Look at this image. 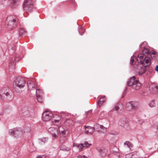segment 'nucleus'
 <instances>
[{
    "label": "nucleus",
    "instance_id": "obj_35",
    "mask_svg": "<svg viewBox=\"0 0 158 158\" xmlns=\"http://www.w3.org/2000/svg\"><path fill=\"white\" fill-rule=\"evenodd\" d=\"M85 30H78V32L80 35H82L85 32Z\"/></svg>",
    "mask_w": 158,
    "mask_h": 158
},
{
    "label": "nucleus",
    "instance_id": "obj_2",
    "mask_svg": "<svg viewBox=\"0 0 158 158\" xmlns=\"http://www.w3.org/2000/svg\"><path fill=\"white\" fill-rule=\"evenodd\" d=\"M13 94L12 89L8 87H4L0 89V96L1 98L9 100Z\"/></svg>",
    "mask_w": 158,
    "mask_h": 158
},
{
    "label": "nucleus",
    "instance_id": "obj_47",
    "mask_svg": "<svg viewBox=\"0 0 158 158\" xmlns=\"http://www.w3.org/2000/svg\"><path fill=\"white\" fill-rule=\"evenodd\" d=\"M68 121H69V120H66V122H65V123H66Z\"/></svg>",
    "mask_w": 158,
    "mask_h": 158
},
{
    "label": "nucleus",
    "instance_id": "obj_23",
    "mask_svg": "<svg viewBox=\"0 0 158 158\" xmlns=\"http://www.w3.org/2000/svg\"><path fill=\"white\" fill-rule=\"evenodd\" d=\"M73 147H76L79 148L80 151L82 150L83 148V143H81L80 144L77 143H74L73 144Z\"/></svg>",
    "mask_w": 158,
    "mask_h": 158
},
{
    "label": "nucleus",
    "instance_id": "obj_6",
    "mask_svg": "<svg viewBox=\"0 0 158 158\" xmlns=\"http://www.w3.org/2000/svg\"><path fill=\"white\" fill-rule=\"evenodd\" d=\"M139 106L138 102L135 101H131L127 103L126 106V109L127 110L130 111L131 110H136Z\"/></svg>",
    "mask_w": 158,
    "mask_h": 158
},
{
    "label": "nucleus",
    "instance_id": "obj_10",
    "mask_svg": "<svg viewBox=\"0 0 158 158\" xmlns=\"http://www.w3.org/2000/svg\"><path fill=\"white\" fill-rule=\"evenodd\" d=\"M59 134H62L64 136H67L69 133L68 130L64 127L60 126L58 127Z\"/></svg>",
    "mask_w": 158,
    "mask_h": 158
},
{
    "label": "nucleus",
    "instance_id": "obj_49",
    "mask_svg": "<svg viewBox=\"0 0 158 158\" xmlns=\"http://www.w3.org/2000/svg\"><path fill=\"white\" fill-rule=\"evenodd\" d=\"M123 96H122V98H123Z\"/></svg>",
    "mask_w": 158,
    "mask_h": 158
},
{
    "label": "nucleus",
    "instance_id": "obj_5",
    "mask_svg": "<svg viewBox=\"0 0 158 158\" xmlns=\"http://www.w3.org/2000/svg\"><path fill=\"white\" fill-rule=\"evenodd\" d=\"M23 8L24 10L26 12H31L33 8V2L32 0H25Z\"/></svg>",
    "mask_w": 158,
    "mask_h": 158
},
{
    "label": "nucleus",
    "instance_id": "obj_4",
    "mask_svg": "<svg viewBox=\"0 0 158 158\" xmlns=\"http://www.w3.org/2000/svg\"><path fill=\"white\" fill-rule=\"evenodd\" d=\"M23 133V130L21 128H16L9 130V135L15 137H20Z\"/></svg>",
    "mask_w": 158,
    "mask_h": 158
},
{
    "label": "nucleus",
    "instance_id": "obj_43",
    "mask_svg": "<svg viewBox=\"0 0 158 158\" xmlns=\"http://www.w3.org/2000/svg\"><path fill=\"white\" fill-rule=\"evenodd\" d=\"M139 124H142L144 122V121L143 120H142V121L141 120L140 121L139 120Z\"/></svg>",
    "mask_w": 158,
    "mask_h": 158
},
{
    "label": "nucleus",
    "instance_id": "obj_45",
    "mask_svg": "<svg viewBox=\"0 0 158 158\" xmlns=\"http://www.w3.org/2000/svg\"><path fill=\"white\" fill-rule=\"evenodd\" d=\"M127 87H126V88H125V89H124V92H126V90H127Z\"/></svg>",
    "mask_w": 158,
    "mask_h": 158
},
{
    "label": "nucleus",
    "instance_id": "obj_21",
    "mask_svg": "<svg viewBox=\"0 0 158 158\" xmlns=\"http://www.w3.org/2000/svg\"><path fill=\"white\" fill-rule=\"evenodd\" d=\"M148 55H150L152 59H154L157 56L158 54L156 52L153 50H152L151 52L149 50Z\"/></svg>",
    "mask_w": 158,
    "mask_h": 158
},
{
    "label": "nucleus",
    "instance_id": "obj_37",
    "mask_svg": "<svg viewBox=\"0 0 158 158\" xmlns=\"http://www.w3.org/2000/svg\"><path fill=\"white\" fill-rule=\"evenodd\" d=\"M77 158H88L85 155H79L77 157Z\"/></svg>",
    "mask_w": 158,
    "mask_h": 158
},
{
    "label": "nucleus",
    "instance_id": "obj_44",
    "mask_svg": "<svg viewBox=\"0 0 158 158\" xmlns=\"http://www.w3.org/2000/svg\"><path fill=\"white\" fill-rule=\"evenodd\" d=\"M41 141L44 142V141H46V138H42V139H41Z\"/></svg>",
    "mask_w": 158,
    "mask_h": 158
},
{
    "label": "nucleus",
    "instance_id": "obj_7",
    "mask_svg": "<svg viewBox=\"0 0 158 158\" xmlns=\"http://www.w3.org/2000/svg\"><path fill=\"white\" fill-rule=\"evenodd\" d=\"M14 85L20 89L23 88L26 84V81L22 77H18L14 82Z\"/></svg>",
    "mask_w": 158,
    "mask_h": 158
},
{
    "label": "nucleus",
    "instance_id": "obj_17",
    "mask_svg": "<svg viewBox=\"0 0 158 158\" xmlns=\"http://www.w3.org/2000/svg\"><path fill=\"white\" fill-rule=\"evenodd\" d=\"M147 71V67H141L139 69L136 73L139 75L141 76L144 74Z\"/></svg>",
    "mask_w": 158,
    "mask_h": 158
},
{
    "label": "nucleus",
    "instance_id": "obj_24",
    "mask_svg": "<svg viewBox=\"0 0 158 158\" xmlns=\"http://www.w3.org/2000/svg\"><path fill=\"white\" fill-rule=\"evenodd\" d=\"M105 97V96H104L103 97L101 98L100 99L98 100V106L100 107L103 103L105 102V100H104Z\"/></svg>",
    "mask_w": 158,
    "mask_h": 158
},
{
    "label": "nucleus",
    "instance_id": "obj_22",
    "mask_svg": "<svg viewBox=\"0 0 158 158\" xmlns=\"http://www.w3.org/2000/svg\"><path fill=\"white\" fill-rule=\"evenodd\" d=\"M19 0H13V2L11 4V7L15 8L17 7L19 4Z\"/></svg>",
    "mask_w": 158,
    "mask_h": 158
},
{
    "label": "nucleus",
    "instance_id": "obj_36",
    "mask_svg": "<svg viewBox=\"0 0 158 158\" xmlns=\"http://www.w3.org/2000/svg\"><path fill=\"white\" fill-rule=\"evenodd\" d=\"M66 114L64 112H62L61 114V116L62 118H64L66 116Z\"/></svg>",
    "mask_w": 158,
    "mask_h": 158
},
{
    "label": "nucleus",
    "instance_id": "obj_20",
    "mask_svg": "<svg viewBox=\"0 0 158 158\" xmlns=\"http://www.w3.org/2000/svg\"><path fill=\"white\" fill-rule=\"evenodd\" d=\"M135 79L136 78L135 76H134L131 77L127 82V86H132V87L133 85L134 84V83L136 80Z\"/></svg>",
    "mask_w": 158,
    "mask_h": 158
},
{
    "label": "nucleus",
    "instance_id": "obj_13",
    "mask_svg": "<svg viewBox=\"0 0 158 158\" xmlns=\"http://www.w3.org/2000/svg\"><path fill=\"white\" fill-rule=\"evenodd\" d=\"M28 88L30 90L31 92H32L34 91L35 93V92L36 88L35 87V85L34 83L32 82L31 80H29L27 83Z\"/></svg>",
    "mask_w": 158,
    "mask_h": 158
},
{
    "label": "nucleus",
    "instance_id": "obj_39",
    "mask_svg": "<svg viewBox=\"0 0 158 158\" xmlns=\"http://www.w3.org/2000/svg\"><path fill=\"white\" fill-rule=\"evenodd\" d=\"M154 88L156 89L157 90V92L158 93V86H154Z\"/></svg>",
    "mask_w": 158,
    "mask_h": 158
},
{
    "label": "nucleus",
    "instance_id": "obj_41",
    "mask_svg": "<svg viewBox=\"0 0 158 158\" xmlns=\"http://www.w3.org/2000/svg\"><path fill=\"white\" fill-rule=\"evenodd\" d=\"M155 70L157 71V72H158V65H156V68H155Z\"/></svg>",
    "mask_w": 158,
    "mask_h": 158
},
{
    "label": "nucleus",
    "instance_id": "obj_11",
    "mask_svg": "<svg viewBox=\"0 0 158 158\" xmlns=\"http://www.w3.org/2000/svg\"><path fill=\"white\" fill-rule=\"evenodd\" d=\"M143 64H143V66L147 67L151 65V62L150 58L149 57L145 56L143 60Z\"/></svg>",
    "mask_w": 158,
    "mask_h": 158
},
{
    "label": "nucleus",
    "instance_id": "obj_18",
    "mask_svg": "<svg viewBox=\"0 0 158 158\" xmlns=\"http://www.w3.org/2000/svg\"><path fill=\"white\" fill-rule=\"evenodd\" d=\"M29 112L27 110V107H24L22 108V109L21 112L20 113V115H21V119H23V118L22 116H24L25 115H27Z\"/></svg>",
    "mask_w": 158,
    "mask_h": 158
},
{
    "label": "nucleus",
    "instance_id": "obj_34",
    "mask_svg": "<svg viewBox=\"0 0 158 158\" xmlns=\"http://www.w3.org/2000/svg\"><path fill=\"white\" fill-rule=\"evenodd\" d=\"M46 157L45 155H40L37 156L35 158H46Z\"/></svg>",
    "mask_w": 158,
    "mask_h": 158
},
{
    "label": "nucleus",
    "instance_id": "obj_46",
    "mask_svg": "<svg viewBox=\"0 0 158 158\" xmlns=\"http://www.w3.org/2000/svg\"><path fill=\"white\" fill-rule=\"evenodd\" d=\"M54 129V130H56V129H55L54 128H50L49 129V130H52V129Z\"/></svg>",
    "mask_w": 158,
    "mask_h": 158
},
{
    "label": "nucleus",
    "instance_id": "obj_9",
    "mask_svg": "<svg viewBox=\"0 0 158 158\" xmlns=\"http://www.w3.org/2000/svg\"><path fill=\"white\" fill-rule=\"evenodd\" d=\"M36 95L37 99L39 102L42 103L43 101V91L40 89H36L35 93Z\"/></svg>",
    "mask_w": 158,
    "mask_h": 158
},
{
    "label": "nucleus",
    "instance_id": "obj_32",
    "mask_svg": "<svg viewBox=\"0 0 158 158\" xmlns=\"http://www.w3.org/2000/svg\"><path fill=\"white\" fill-rule=\"evenodd\" d=\"M134 56L133 55L131 57V62H130V64L131 65H134L135 64V63H134Z\"/></svg>",
    "mask_w": 158,
    "mask_h": 158
},
{
    "label": "nucleus",
    "instance_id": "obj_1",
    "mask_svg": "<svg viewBox=\"0 0 158 158\" xmlns=\"http://www.w3.org/2000/svg\"><path fill=\"white\" fill-rule=\"evenodd\" d=\"M146 42L144 41L141 43L139 46L140 49H142V53H140L138 55V57L139 59H137V60L138 62L141 64H143V60L145 56H148L149 52V49L146 48L145 45H147Z\"/></svg>",
    "mask_w": 158,
    "mask_h": 158
},
{
    "label": "nucleus",
    "instance_id": "obj_33",
    "mask_svg": "<svg viewBox=\"0 0 158 158\" xmlns=\"http://www.w3.org/2000/svg\"><path fill=\"white\" fill-rule=\"evenodd\" d=\"M119 105H120V104H117L115 105L114 107L113 110L118 111L119 109H120L119 106Z\"/></svg>",
    "mask_w": 158,
    "mask_h": 158
},
{
    "label": "nucleus",
    "instance_id": "obj_31",
    "mask_svg": "<svg viewBox=\"0 0 158 158\" xmlns=\"http://www.w3.org/2000/svg\"><path fill=\"white\" fill-rule=\"evenodd\" d=\"M91 145V144L88 143L87 142H84V143H83V148L85 147L88 148Z\"/></svg>",
    "mask_w": 158,
    "mask_h": 158
},
{
    "label": "nucleus",
    "instance_id": "obj_25",
    "mask_svg": "<svg viewBox=\"0 0 158 158\" xmlns=\"http://www.w3.org/2000/svg\"><path fill=\"white\" fill-rule=\"evenodd\" d=\"M19 35L21 36H23L26 35L27 33L26 30H18Z\"/></svg>",
    "mask_w": 158,
    "mask_h": 158
},
{
    "label": "nucleus",
    "instance_id": "obj_29",
    "mask_svg": "<svg viewBox=\"0 0 158 158\" xmlns=\"http://www.w3.org/2000/svg\"><path fill=\"white\" fill-rule=\"evenodd\" d=\"M60 150L64 151H68L69 150V148L65 146H62V145L60 147Z\"/></svg>",
    "mask_w": 158,
    "mask_h": 158
},
{
    "label": "nucleus",
    "instance_id": "obj_19",
    "mask_svg": "<svg viewBox=\"0 0 158 158\" xmlns=\"http://www.w3.org/2000/svg\"><path fill=\"white\" fill-rule=\"evenodd\" d=\"M85 131L87 133H91L94 132L95 128V127H91L89 126H87L85 127Z\"/></svg>",
    "mask_w": 158,
    "mask_h": 158
},
{
    "label": "nucleus",
    "instance_id": "obj_30",
    "mask_svg": "<svg viewBox=\"0 0 158 158\" xmlns=\"http://www.w3.org/2000/svg\"><path fill=\"white\" fill-rule=\"evenodd\" d=\"M155 100H152L151 102L148 104L150 107H152L155 106Z\"/></svg>",
    "mask_w": 158,
    "mask_h": 158
},
{
    "label": "nucleus",
    "instance_id": "obj_12",
    "mask_svg": "<svg viewBox=\"0 0 158 158\" xmlns=\"http://www.w3.org/2000/svg\"><path fill=\"white\" fill-rule=\"evenodd\" d=\"M98 151L99 153V154L102 157H104L106 154L107 150L104 148H96Z\"/></svg>",
    "mask_w": 158,
    "mask_h": 158
},
{
    "label": "nucleus",
    "instance_id": "obj_26",
    "mask_svg": "<svg viewBox=\"0 0 158 158\" xmlns=\"http://www.w3.org/2000/svg\"><path fill=\"white\" fill-rule=\"evenodd\" d=\"M124 144L126 145L127 147L129 148L132 147V144L129 141H126L124 143Z\"/></svg>",
    "mask_w": 158,
    "mask_h": 158
},
{
    "label": "nucleus",
    "instance_id": "obj_15",
    "mask_svg": "<svg viewBox=\"0 0 158 158\" xmlns=\"http://www.w3.org/2000/svg\"><path fill=\"white\" fill-rule=\"evenodd\" d=\"M118 124L122 127H126L129 125V123L126 118H123L119 120Z\"/></svg>",
    "mask_w": 158,
    "mask_h": 158
},
{
    "label": "nucleus",
    "instance_id": "obj_28",
    "mask_svg": "<svg viewBox=\"0 0 158 158\" xmlns=\"http://www.w3.org/2000/svg\"><path fill=\"white\" fill-rule=\"evenodd\" d=\"M66 136H64L62 135L60 137V141L61 143H63L66 140Z\"/></svg>",
    "mask_w": 158,
    "mask_h": 158
},
{
    "label": "nucleus",
    "instance_id": "obj_50",
    "mask_svg": "<svg viewBox=\"0 0 158 158\" xmlns=\"http://www.w3.org/2000/svg\"><path fill=\"white\" fill-rule=\"evenodd\" d=\"M32 145H34V143H32Z\"/></svg>",
    "mask_w": 158,
    "mask_h": 158
},
{
    "label": "nucleus",
    "instance_id": "obj_27",
    "mask_svg": "<svg viewBox=\"0 0 158 158\" xmlns=\"http://www.w3.org/2000/svg\"><path fill=\"white\" fill-rule=\"evenodd\" d=\"M147 68H147V70L148 71L147 73V74L149 75L151 73L152 71V67L150 66L148 67Z\"/></svg>",
    "mask_w": 158,
    "mask_h": 158
},
{
    "label": "nucleus",
    "instance_id": "obj_48",
    "mask_svg": "<svg viewBox=\"0 0 158 158\" xmlns=\"http://www.w3.org/2000/svg\"><path fill=\"white\" fill-rule=\"evenodd\" d=\"M82 29H83V30H84V29H85V28H83V27H82Z\"/></svg>",
    "mask_w": 158,
    "mask_h": 158
},
{
    "label": "nucleus",
    "instance_id": "obj_16",
    "mask_svg": "<svg viewBox=\"0 0 158 158\" xmlns=\"http://www.w3.org/2000/svg\"><path fill=\"white\" fill-rule=\"evenodd\" d=\"M142 86V84L140 83L138 80H136L133 85L132 88L133 89L138 90Z\"/></svg>",
    "mask_w": 158,
    "mask_h": 158
},
{
    "label": "nucleus",
    "instance_id": "obj_40",
    "mask_svg": "<svg viewBox=\"0 0 158 158\" xmlns=\"http://www.w3.org/2000/svg\"><path fill=\"white\" fill-rule=\"evenodd\" d=\"M52 136L55 138H56V133H52Z\"/></svg>",
    "mask_w": 158,
    "mask_h": 158
},
{
    "label": "nucleus",
    "instance_id": "obj_42",
    "mask_svg": "<svg viewBox=\"0 0 158 158\" xmlns=\"http://www.w3.org/2000/svg\"><path fill=\"white\" fill-rule=\"evenodd\" d=\"M60 119H55L54 120V122L55 123H56V122H59V120H60Z\"/></svg>",
    "mask_w": 158,
    "mask_h": 158
},
{
    "label": "nucleus",
    "instance_id": "obj_38",
    "mask_svg": "<svg viewBox=\"0 0 158 158\" xmlns=\"http://www.w3.org/2000/svg\"><path fill=\"white\" fill-rule=\"evenodd\" d=\"M10 64L12 65H15V61H14V60H11L10 62Z\"/></svg>",
    "mask_w": 158,
    "mask_h": 158
},
{
    "label": "nucleus",
    "instance_id": "obj_3",
    "mask_svg": "<svg viewBox=\"0 0 158 158\" xmlns=\"http://www.w3.org/2000/svg\"><path fill=\"white\" fill-rule=\"evenodd\" d=\"M6 23L8 27L12 30L18 26L19 22L17 19H14L12 16H9L7 17Z\"/></svg>",
    "mask_w": 158,
    "mask_h": 158
},
{
    "label": "nucleus",
    "instance_id": "obj_14",
    "mask_svg": "<svg viewBox=\"0 0 158 158\" xmlns=\"http://www.w3.org/2000/svg\"><path fill=\"white\" fill-rule=\"evenodd\" d=\"M95 127L96 128H100V129L102 130L101 131L98 130V133H105L106 131L107 128L105 127L103 125L96 123L95 125Z\"/></svg>",
    "mask_w": 158,
    "mask_h": 158
},
{
    "label": "nucleus",
    "instance_id": "obj_8",
    "mask_svg": "<svg viewBox=\"0 0 158 158\" xmlns=\"http://www.w3.org/2000/svg\"><path fill=\"white\" fill-rule=\"evenodd\" d=\"M53 116L52 113H50L46 111L43 114L42 119L45 121H48L51 120Z\"/></svg>",
    "mask_w": 158,
    "mask_h": 158
}]
</instances>
